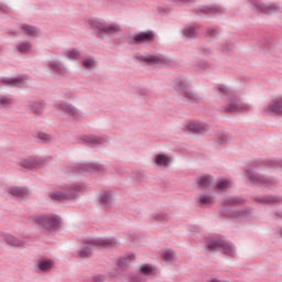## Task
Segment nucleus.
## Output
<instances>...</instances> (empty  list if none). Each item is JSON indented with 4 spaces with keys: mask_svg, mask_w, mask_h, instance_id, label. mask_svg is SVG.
I'll use <instances>...</instances> for the list:
<instances>
[{
    "mask_svg": "<svg viewBox=\"0 0 282 282\" xmlns=\"http://www.w3.org/2000/svg\"><path fill=\"white\" fill-rule=\"evenodd\" d=\"M88 23L91 30H96V32H98L100 39L113 36V34H118V32H120V25L118 24H109L100 20H89Z\"/></svg>",
    "mask_w": 282,
    "mask_h": 282,
    "instance_id": "f257e3e1",
    "label": "nucleus"
},
{
    "mask_svg": "<svg viewBox=\"0 0 282 282\" xmlns=\"http://www.w3.org/2000/svg\"><path fill=\"white\" fill-rule=\"evenodd\" d=\"M85 186L78 184L67 185L65 192L56 191L50 194L51 199L55 202H65L67 199H76L78 197L77 193L84 191Z\"/></svg>",
    "mask_w": 282,
    "mask_h": 282,
    "instance_id": "f03ea898",
    "label": "nucleus"
},
{
    "mask_svg": "<svg viewBox=\"0 0 282 282\" xmlns=\"http://www.w3.org/2000/svg\"><path fill=\"white\" fill-rule=\"evenodd\" d=\"M35 224L45 230H56L61 228V217L56 214H41L34 217Z\"/></svg>",
    "mask_w": 282,
    "mask_h": 282,
    "instance_id": "7ed1b4c3",
    "label": "nucleus"
},
{
    "mask_svg": "<svg viewBox=\"0 0 282 282\" xmlns=\"http://www.w3.org/2000/svg\"><path fill=\"white\" fill-rule=\"evenodd\" d=\"M137 61L139 63H142V65H169L171 61L169 57L160 54V53H154V54H139L135 55Z\"/></svg>",
    "mask_w": 282,
    "mask_h": 282,
    "instance_id": "20e7f679",
    "label": "nucleus"
},
{
    "mask_svg": "<svg viewBox=\"0 0 282 282\" xmlns=\"http://www.w3.org/2000/svg\"><path fill=\"white\" fill-rule=\"evenodd\" d=\"M246 175L252 182V184H260V186H265L267 188H271V186H274L279 183L276 178L268 177L265 175H261L257 172H253L252 170H248L246 172Z\"/></svg>",
    "mask_w": 282,
    "mask_h": 282,
    "instance_id": "39448f33",
    "label": "nucleus"
},
{
    "mask_svg": "<svg viewBox=\"0 0 282 282\" xmlns=\"http://www.w3.org/2000/svg\"><path fill=\"white\" fill-rule=\"evenodd\" d=\"M57 109H59V111H63V113H66V116L70 117L72 120H83V118H85V113L80 111V109L66 101L59 102L57 105Z\"/></svg>",
    "mask_w": 282,
    "mask_h": 282,
    "instance_id": "423d86ee",
    "label": "nucleus"
},
{
    "mask_svg": "<svg viewBox=\"0 0 282 282\" xmlns=\"http://www.w3.org/2000/svg\"><path fill=\"white\" fill-rule=\"evenodd\" d=\"M250 3L253 9L263 14H276L281 11V6L276 3H263L260 0H250Z\"/></svg>",
    "mask_w": 282,
    "mask_h": 282,
    "instance_id": "0eeeda50",
    "label": "nucleus"
},
{
    "mask_svg": "<svg viewBox=\"0 0 282 282\" xmlns=\"http://www.w3.org/2000/svg\"><path fill=\"white\" fill-rule=\"evenodd\" d=\"M18 164L26 171H34V169H41V166L45 164V159L41 156H30L26 159H20Z\"/></svg>",
    "mask_w": 282,
    "mask_h": 282,
    "instance_id": "6e6552de",
    "label": "nucleus"
},
{
    "mask_svg": "<svg viewBox=\"0 0 282 282\" xmlns=\"http://www.w3.org/2000/svg\"><path fill=\"white\" fill-rule=\"evenodd\" d=\"M252 106L250 104L241 102L237 99H229L224 106V111L227 113H232L236 111H250Z\"/></svg>",
    "mask_w": 282,
    "mask_h": 282,
    "instance_id": "1a4fd4ad",
    "label": "nucleus"
},
{
    "mask_svg": "<svg viewBox=\"0 0 282 282\" xmlns=\"http://www.w3.org/2000/svg\"><path fill=\"white\" fill-rule=\"evenodd\" d=\"M155 274V265L143 263L139 265L138 275L130 278V282H144V276H153Z\"/></svg>",
    "mask_w": 282,
    "mask_h": 282,
    "instance_id": "9d476101",
    "label": "nucleus"
},
{
    "mask_svg": "<svg viewBox=\"0 0 282 282\" xmlns=\"http://www.w3.org/2000/svg\"><path fill=\"white\" fill-rule=\"evenodd\" d=\"M174 86L178 91H182L186 98H189L191 100H197V94L193 91L191 88V84L186 82V79L178 78L174 82Z\"/></svg>",
    "mask_w": 282,
    "mask_h": 282,
    "instance_id": "9b49d317",
    "label": "nucleus"
},
{
    "mask_svg": "<svg viewBox=\"0 0 282 282\" xmlns=\"http://www.w3.org/2000/svg\"><path fill=\"white\" fill-rule=\"evenodd\" d=\"M47 67L51 72H54V74H58V76L69 74V68H67L61 59L55 57L47 61Z\"/></svg>",
    "mask_w": 282,
    "mask_h": 282,
    "instance_id": "f8f14e48",
    "label": "nucleus"
},
{
    "mask_svg": "<svg viewBox=\"0 0 282 282\" xmlns=\"http://www.w3.org/2000/svg\"><path fill=\"white\" fill-rule=\"evenodd\" d=\"M262 113L264 116H272L275 113L276 116H282V97L272 100L267 106L262 108Z\"/></svg>",
    "mask_w": 282,
    "mask_h": 282,
    "instance_id": "ddd939ff",
    "label": "nucleus"
},
{
    "mask_svg": "<svg viewBox=\"0 0 282 282\" xmlns=\"http://www.w3.org/2000/svg\"><path fill=\"white\" fill-rule=\"evenodd\" d=\"M75 169L78 173H82V171H89L90 173L102 174L107 171L105 165L99 163H79L75 166Z\"/></svg>",
    "mask_w": 282,
    "mask_h": 282,
    "instance_id": "4468645a",
    "label": "nucleus"
},
{
    "mask_svg": "<svg viewBox=\"0 0 282 282\" xmlns=\"http://www.w3.org/2000/svg\"><path fill=\"white\" fill-rule=\"evenodd\" d=\"M185 129L191 133H206V131H208V126L202 121L192 120L187 122Z\"/></svg>",
    "mask_w": 282,
    "mask_h": 282,
    "instance_id": "2eb2a0df",
    "label": "nucleus"
},
{
    "mask_svg": "<svg viewBox=\"0 0 282 282\" xmlns=\"http://www.w3.org/2000/svg\"><path fill=\"white\" fill-rule=\"evenodd\" d=\"M98 204L101 208H111L113 206V193H111V191L99 193Z\"/></svg>",
    "mask_w": 282,
    "mask_h": 282,
    "instance_id": "dca6fc26",
    "label": "nucleus"
},
{
    "mask_svg": "<svg viewBox=\"0 0 282 282\" xmlns=\"http://www.w3.org/2000/svg\"><path fill=\"white\" fill-rule=\"evenodd\" d=\"M224 238L219 236L209 237L205 240V246L210 252H217L221 250Z\"/></svg>",
    "mask_w": 282,
    "mask_h": 282,
    "instance_id": "f3484780",
    "label": "nucleus"
},
{
    "mask_svg": "<svg viewBox=\"0 0 282 282\" xmlns=\"http://www.w3.org/2000/svg\"><path fill=\"white\" fill-rule=\"evenodd\" d=\"M154 164L159 169H169L173 164V158L166 153H159L154 155Z\"/></svg>",
    "mask_w": 282,
    "mask_h": 282,
    "instance_id": "a211bd4d",
    "label": "nucleus"
},
{
    "mask_svg": "<svg viewBox=\"0 0 282 282\" xmlns=\"http://www.w3.org/2000/svg\"><path fill=\"white\" fill-rule=\"evenodd\" d=\"M55 262L50 258H42L37 261L36 272H42L47 274V272H52L54 270Z\"/></svg>",
    "mask_w": 282,
    "mask_h": 282,
    "instance_id": "6ab92c4d",
    "label": "nucleus"
},
{
    "mask_svg": "<svg viewBox=\"0 0 282 282\" xmlns=\"http://www.w3.org/2000/svg\"><path fill=\"white\" fill-rule=\"evenodd\" d=\"M155 39V34L152 31L137 33L132 36V43L140 45L142 43H151Z\"/></svg>",
    "mask_w": 282,
    "mask_h": 282,
    "instance_id": "aec40b11",
    "label": "nucleus"
},
{
    "mask_svg": "<svg viewBox=\"0 0 282 282\" xmlns=\"http://www.w3.org/2000/svg\"><path fill=\"white\" fill-rule=\"evenodd\" d=\"M0 237L8 246H13L14 248H21L25 246V241L21 240L20 238H17V236H13L11 234L2 232L0 234Z\"/></svg>",
    "mask_w": 282,
    "mask_h": 282,
    "instance_id": "412c9836",
    "label": "nucleus"
},
{
    "mask_svg": "<svg viewBox=\"0 0 282 282\" xmlns=\"http://www.w3.org/2000/svg\"><path fill=\"white\" fill-rule=\"evenodd\" d=\"M225 217H230L231 219H246V217H249L250 209H241V210H231V209H225L221 212Z\"/></svg>",
    "mask_w": 282,
    "mask_h": 282,
    "instance_id": "4be33fe9",
    "label": "nucleus"
},
{
    "mask_svg": "<svg viewBox=\"0 0 282 282\" xmlns=\"http://www.w3.org/2000/svg\"><path fill=\"white\" fill-rule=\"evenodd\" d=\"M20 30L22 34L30 36V39H39L41 36V30L34 25L21 24Z\"/></svg>",
    "mask_w": 282,
    "mask_h": 282,
    "instance_id": "5701e85b",
    "label": "nucleus"
},
{
    "mask_svg": "<svg viewBox=\"0 0 282 282\" xmlns=\"http://www.w3.org/2000/svg\"><path fill=\"white\" fill-rule=\"evenodd\" d=\"M7 193L13 197H21L22 199L30 197V189L26 187L11 186L7 188Z\"/></svg>",
    "mask_w": 282,
    "mask_h": 282,
    "instance_id": "b1692460",
    "label": "nucleus"
},
{
    "mask_svg": "<svg viewBox=\"0 0 282 282\" xmlns=\"http://www.w3.org/2000/svg\"><path fill=\"white\" fill-rule=\"evenodd\" d=\"M93 246H102L104 248H113L118 246V240L116 238H96L90 240Z\"/></svg>",
    "mask_w": 282,
    "mask_h": 282,
    "instance_id": "393cba45",
    "label": "nucleus"
},
{
    "mask_svg": "<svg viewBox=\"0 0 282 282\" xmlns=\"http://www.w3.org/2000/svg\"><path fill=\"white\" fill-rule=\"evenodd\" d=\"M198 204L205 208H208L215 204V195L212 193H204L198 195Z\"/></svg>",
    "mask_w": 282,
    "mask_h": 282,
    "instance_id": "a878e982",
    "label": "nucleus"
},
{
    "mask_svg": "<svg viewBox=\"0 0 282 282\" xmlns=\"http://www.w3.org/2000/svg\"><path fill=\"white\" fill-rule=\"evenodd\" d=\"M213 182H215V178H213V176L208 174L202 175L197 178V185L203 191H206V188H210V186H213Z\"/></svg>",
    "mask_w": 282,
    "mask_h": 282,
    "instance_id": "bb28decb",
    "label": "nucleus"
},
{
    "mask_svg": "<svg viewBox=\"0 0 282 282\" xmlns=\"http://www.w3.org/2000/svg\"><path fill=\"white\" fill-rule=\"evenodd\" d=\"M220 251L224 254H227V257H235V254H237V248L235 247V245H232V242L228 240H223Z\"/></svg>",
    "mask_w": 282,
    "mask_h": 282,
    "instance_id": "cd10ccee",
    "label": "nucleus"
},
{
    "mask_svg": "<svg viewBox=\"0 0 282 282\" xmlns=\"http://www.w3.org/2000/svg\"><path fill=\"white\" fill-rule=\"evenodd\" d=\"M0 83H2L3 85H9V87H23V85H25V80H23V78L21 77H3L0 79Z\"/></svg>",
    "mask_w": 282,
    "mask_h": 282,
    "instance_id": "c85d7f7f",
    "label": "nucleus"
},
{
    "mask_svg": "<svg viewBox=\"0 0 282 282\" xmlns=\"http://www.w3.org/2000/svg\"><path fill=\"white\" fill-rule=\"evenodd\" d=\"M28 109L32 111V113H43L45 111V102L43 100L40 101H29L26 104Z\"/></svg>",
    "mask_w": 282,
    "mask_h": 282,
    "instance_id": "c756f323",
    "label": "nucleus"
},
{
    "mask_svg": "<svg viewBox=\"0 0 282 282\" xmlns=\"http://www.w3.org/2000/svg\"><path fill=\"white\" fill-rule=\"evenodd\" d=\"M133 261H135L134 253H126L118 259L117 265L119 268H127V265H130Z\"/></svg>",
    "mask_w": 282,
    "mask_h": 282,
    "instance_id": "7c9ffc66",
    "label": "nucleus"
},
{
    "mask_svg": "<svg viewBox=\"0 0 282 282\" xmlns=\"http://www.w3.org/2000/svg\"><path fill=\"white\" fill-rule=\"evenodd\" d=\"M32 42L22 41L18 43L17 52H19V54H30V52H32Z\"/></svg>",
    "mask_w": 282,
    "mask_h": 282,
    "instance_id": "2f4dec72",
    "label": "nucleus"
},
{
    "mask_svg": "<svg viewBox=\"0 0 282 282\" xmlns=\"http://www.w3.org/2000/svg\"><path fill=\"white\" fill-rule=\"evenodd\" d=\"M256 200H258L260 204H279L282 202L281 196H274V195H267L263 197H259Z\"/></svg>",
    "mask_w": 282,
    "mask_h": 282,
    "instance_id": "473e14b6",
    "label": "nucleus"
},
{
    "mask_svg": "<svg viewBox=\"0 0 282 282\" xmlns=\"http://www.w3.org/2000/svg\"><path fill=\"white\" fill-rule=\"evenodd\" d=\"M64 56L69 61H78L80 58V51L78 48H68L65 51Z\"/></svg>",
    "mask_w": 282,
    "mask_h": 282,
    "instance_id": "72a5a7b5",
    "label": "nucleus"
},
{
    "mask_svg": "<svg viewBox=\"0 0 282 282\" xmlns=\"http://www.w3.org/2000/svg\"><path fill=\"white\" fill-rule=\"evenodd\" d=\"M232 186L230 180L223 178L216 184V191L223 193V191H228Z\"/></svg>",
    "mask_w": 282,
    "mask_h": 282,
    "instance_id": "f704fd0d",
    "label": "nucleus"
},
{
    "mask_svg": "<svg viewBox=\"0 0 282 282\" xmlns=\"http://www.w3.org/2000/svg\"><path fill=\"white\" fill-rule=\"evenodd\" d=\"M91 254H94V250L91 249V247H82L78 251H77V256L80 259H89V257H91Z\"/></svg>",
    "mask_w": 282,
    "mask_h": 282,
    "instance_id": "c9c22d12",
    "label": "nucleus"
},
{
    "mask_svg": "<svg viewBox=\"0 0 282 282\" xmlns=\"http://www.w3.org/2000/svg\"><path fill=\"white\" fill-rule=\"evenodd\" d=\"M183 35L186 36V39H195L197 36V31H195V28L193 25H186L183 30Z\"/></svg>",
    "mask_w": 282,
    "mask_h": 282,
    "instance_id": "e433bc0d",
    "label": "nucleus"
},
{
    "mask_svg": "<svg viewBox=\"0 0 282 282\" xmlns=\"http://www.w3.org/2000/svg\"><path fill=\"white\" fill-rule=\"evenodd\" d=\"M223 206H237V204H241V198L237 196L227 197L221 200Z\"/></svg>",
    "mask_w": 282,
    "mask_h": 282,
    "instance_id": "4c0bfd02",
    "label": "nucleus"
},
{
    "mask_svg": "<svg viewBox=\"0 0 282 282\" xmlns=\"http://www.w3.org/2000/svg\"><path fill=\"white\" fill-rule=\"evenodd\" d=\"M161 257L163 260L166 261V263H173V261L175 260V252H173V250L171 249H166L162 251Z\"/></svg>",
    "mask_w": 282,
    "mask_h": 282,
    "instance_id": "58836bf2",
    "label": "nucleus"
},
{
    "mask_svg": "<svg viewBox=\"0 0 282 282\" xmlns=\"http://www.w3.org/2000/svg\"><path fill=\"white\" fill-rule=\"evenodd\" d=\"M82 65L85 69H94L96 67V59L93 57L85 58L82 61Z\"/></svg>",
    "mask_w": 282,
    "mask_h": 282,
    "instance_id": "ea45409f",
    "label": "nucleus"
},
{
    "mask_svg": "<svg viewBox=\"0 0 282 282\" xmlns=\"http://www.w3.org/2000/svg\"><path fill=\"white\" fill-rule=\"evenodd\" d=\"M84 140L88 144H102V138L98 135H88Z\"/></svg>",
    "mask_w": 282,
    "mask_h": 282,
    "instance_id": "a19ab883",
    "label": "nucleus"
},
{
    "mask_svg": "<svg viewBox=\"0 0 282 282\" xmlns=\"http://www.w3.org/2000/svg\"><path fill=\"white\" fill-rule=\"evenodd\" d=\"M216 142H218V144H226L228 142V134L226 132H217Z\"/></svg>",
    "mask_w": 282,
    "mask_h": 282,
    "instance_id": "79ce46f5",
    "label": "nucleus"
},
{
    "mask_svg": "<svg viewBox=\"0 0 282 282\" xmlns=\"http://www.w3.org/2000/svg\"><path fill=\"white\" fill-rule=\"evenodd\" d=\"M152 219H155L156 221H166L169 219V214L155 213L152 214Z\"/></svg>",
    "mask_w": 282,
    "mask_h": 282,
    "instance_id": "37998d69",
    "label": "nucleus"
},
{
    "mask_svg": "<svg viewBox=\"0 0 282 282\" xmlns=\"http://www.w3.org/2000/svg\"><path fill=\"white\" fill-rule=\"evenodd\" d=\"M217 89L224 96H232V90H230V88L226 85H219Z\"/></svg>",
    "mask_w": 282,
    "mask_h": 282,
    "instance_id": "c03bdc74",
    "label": "nucleus"
},
{
    "mask_svg": "<svg viewBox=\"0 0 282 282\" xmlns=\"http://www.w3.org/2000/svg\"><path fill=\"white\" fill-rule=\"evenodd\" d=\"M0 105L2 107H9V105H12V99L10 98V96H2L0 97Z\"/></svg>",
    "mask_w": 282,
    "mask_h": 282,
    "instance_id": "a18cd8bd",
    "label": "nucleus"
},
{
    "mask_svg": "<svg viewBox=\"0 0 282 282\" xmlns=\"http://www.w3.org/2000/svg\"><path fill=\"white\" fill-rule=\"evenodd\" d=\"M37 138L42 142H50V140H52V137L50 134H46V133H40V134H37Z\"/></svg>",
    "mask_w": 282,
    "mask_h": 282,
    "instance_id": "49530a36",
    "label": "nucleus"
},
{
    "mask_svg": "<svg viewBox=\"0 0 282 282\" xmlns=\"http://www.w3.org/2000/svg\"><path fill=\"white\" fill-rule=\"evenodd\" d=\"M94 282H105L107 281V276L105 274H97L93 278Z\"/></svg>",
    "mask_w": 282,
    "mask_h": 282,
    "instance_id": "de8ad7c7",
    "label": "nucleus"
},
{
    "mask_svg": "<svg viewBox=\"0 0 282 282\" xmlns=\"http://www.w3.org/2000/svg\"><path fill=\"white\" fill-rule=\"evenodd\" d=\"M230 50V45L229 44H221L219 46V51L220 52H228Z\"/></svg>",
    "mask_w": 282,
    "mask_h": 282,
    "instance_id": "09e8293b",
    "label": "nucleus"
},
{
    "mask_svg": "<svg viewBox=\"0 0 282 282\" xmlns=\"http://www.w3.org/2000/svg\"><path fill=\"white\" fill-rule=\"evenodd\" d=\"M271 166H273V169H276V166L282 167V161H272Z\"/></svg>",
    "mask_w": 282,
    "mask_h": 282,
    "instance_id": "8fccbe9b",
    "label": "nucleus"
},
{
    "mask_svg": "<svg viewBox=\"0 0 282 282\" xmlns=\"http://www.w3.org/2000/svg\"><path fill=\"white\" fill-rule=\"evenodd\" d=\"M175 3L182 4V3H188V0H174Z\"/></svg>",
    "mask_w": 282,
    "mask_h": 282,
    "instance_id": "3c124183",
    "label": "nucleus"
},
{
    "mask_svg": "<svg viewBox=\"0 0 282 282\" xmlns=\"http://www.w3.org/2000/svg\"><path fill=\"white\" fill-rule=\"evenodd\" d=\"M149 93L147 90H141L139 91V96H148Z\"/></svg>",
    "mask_w": 282,
    "mask_h": 282,
    "instance_id": "603ef678",
    "label": "nucleus"
},
{
    "mask_svg": "<svg viewBox=\"0 0 282 282\" xmlns=\"http://www.w3.org/2000/svg\"><path fill=\"white\" fill-rule=\"evenodd\" d=\"M219 9L217 8H213V9H208V12H218Z\"/></svg>",
    "mask_w": 282,
    "mask_h": 282,
    "instance_id": "864d4df0",
    "label": "nucleus"
},
{
    "mask_svg": "<svg viewBox=\"0 0 282 282\" xmlns=\"http://www.w3.org/2000/svg\"><path fill=\"white\" fill-rule=\"evenodd\" d=\"M0 10H1V7H0Z\"/></svg>",
    "mask_w": 282,
    "mask_h": 282,
    "instance_id": "5fc2aeb1",
    "label": "nucleus"
}]
</instances>
